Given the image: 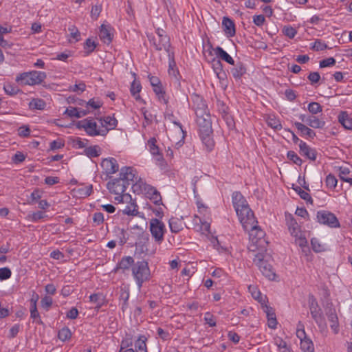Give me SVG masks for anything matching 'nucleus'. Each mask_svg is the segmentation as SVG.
Returning a JSON list of instances; mask_svg holds the SVG:
<instances>
[{
  "label": "nucleus",
  "mask_w": 352,
  "mask_h": 352,
  "mask_svg": "<svg viewBox=\"0 0 352 352\" xmlns=\"http://www.w3.org/2000/svg\"><path fill=\"white\" fill-rule=\"evenodd\" d=\"M283 33L288 38H294L297 34V31L291 25H285L283 28Z\"/></svg>",
  "instance_id": "52"
},
{
  "label": "nucleus",
  "mask_w": 352,
  "mask_h": 352,
  "mask_svg": "<svg viewBox=\"0 0 352 352\" xmlns=\"http://www.w3.org/2000/svg\"><path fill=\"white\" fill-rule=\"evenodd\" d=\"M214 52L215 55L220 59L230 65H234V59L222 47L217 46L214 49Z\"/></svg>",
  "instance_id": "26"
},
{
  "label": "nucleus",
  "mask_w": 352,
  "mask_h": 352,
  "mask_svg": "<svg viewBox=\"0 0 352 352\" xmlns=\"http://www.w3.org/2000/svg\"><path fill=\"white\" fill-rule=\"evenodd\" d=\"M147 338L144 336H140L135 341V348L136 352H148L146 346Z\"/></svg>",
  "instance_id": "33"
},
{
  "label": "nucleus",
  "mask_w": 352,
  "mask_h": 352,
  "mask_svg": "<svg viewBox=\"0 0 352 352\" xmlns=\"http://www.w3.org/2000/svg\"><path fill=\"white\" fill-rule=\"evenodd\" d=\"M157 140L155 138H150L147 142V146L149 148L151 153L156 157V160H163V156L160 151L159 147L156 144Z\"/></svg>",
  "instance_id": "23"
},
{
  "label": "nucleus",
  "mask_w": 352,
  "mask_h": 352,
  "mask_svg": "<svg viewBox=\"0 0 352 352\" xmlns=\"http://www.w3.org/2000/svg\"><path fill=\"white\" fill-rule=\"evenodd\" d=\"M307 125L314 129H322L325 126V122L315 115H310Z\"/></svg>",
  "instance_id": "35"
},
{
  "label": "nucleus",
  "mask_w": 352,
  "mask_h": 352,
  "mask_svg": "<svg viewBox=\"0 0 352 352\" xmlns=\"http://www.w3.org/2000/svg\"><path fill=\"white\" fill-rule=\"evenodd\" d=\"M153 90L155 92V94H156V96L160 102H162L165 104H166L168 103V100L166 97V92L164 91V89L162 83L158 85L153 87Z\"/></svg>",
  "instance_id": "31"
},
{
  "label": "nucleus",
  "mask_w": 352,
  "mask_h": 352,
  "mask_svg": "<svg viewBox=\"0 0 352 352\" xmlns=\"http://www.w3.org/2000/svg\"><path fill=\"white\" fill-rule=\"evenodd\" d=\"M287 157L289 160L292 161L295 164H297L298 166H300L302 163V160L293 151H288Z\"/></svg>",
  "instance_id": "56"
},
{
  "label": "nucleus",
  "mask_w": 352,
  "mask_h": 352,
  "mask_svg": "<svg viewBox=\"0 0 352 352\" xmlns=\"http://www.w3.org/2000/svg\"><path fill=\"white\" fill-rule=\"evenodd\" d=\"M267 124L272 129L279 131L282 129V124L279 119L274 116H270L267 118Z\"/></svg>",
  "instance_id": "38"
},
{
  "label": "nucleus",
  "mask_w": 352,
  "mask_h": 352,
  "mask_svg": "<svg viewBox=\"0 0 352 352\" xmlns=\"http://www.w3.org/2000/svg\"><path fill=\"white\" fill-rule=\"evenodd\" d=\"M293 189L298 193L301 199L305 200L308 203H313V199L310 195L305 190H302L300 187L296 186V188H293Z\"/></svg>",
  "instance_id": "46"
},
{
  "label": "nucleus",
  "mask_w": 352,
  "mask_h": 352,
  "mask_svg": "<svg viewBox=\"0 0 352 352\" xmlns=\"http://www.w3.org/2000/svg\"><path fill=\"white\" fill-rule=\"evenodd\" d=\"M339 122L346 129H352V118L345 111H342L338 116Z\"/></svg>",
  "instance_id": "30"
},
{
  "label": "nucleus",
  "mask_w": 352,
  "mask_h": 352,
  "mask_svg": "<svg viewBox=\"0 0 352 352\" xmlns=\"http://www.w3.org/2000/svg\"><path fill=\"white\" fill-rule=\"evenodd\" d=\"M130 202L122 210V213L129 216H136L138 213L137 205L134 202Z\"/></svg>",
  "instance_id": "40"
},
{
  "label": "nucleus",
  "mask_w": 352,
  "mask_h": 352,
  "mask_svg": "<svg viewBox=\"0 0 352 352\" xmlns=\"http://www.w3.org/2000/svg\"><path fill=\"white\" fill-rule=\"evenodd\" d=\"M168 56V74L171 76H173L177 81L179 80V73L176 67V63L173 58V52L170 54V56Z\"/></svg>",
  "instance_id": "28"
},
{
  "label": "nucleus",
  "mask_w": 352,
  "mask_h": 352,
  "mask_svg": "<svg viewBox=\"0 0 352 352\" xmlns=\"http://www.w3.org/2000/svg\"><path fill=\"white\" fill-rule=\"evenodd\" d=\"M294 124L295 127L298 129V131L300 132V135L301 136L311 139H314L316 137V132L311 128L308 127L307 125L304 124L303 123L295 122Z\"/></svg>",
  "instance_id": "19"
},
{
  "label": "nucleus",
  "mask_w": 352,
  "mask_h": 352,
  "mask_svg": "<svg viewBox=\"0 0 352 352\" xmlns=\"http://www.w3.org/2000/svg\"><path fill=\"white\" fill-rule=\"evenodd\" d=\"M197 206L198 209V214H195L197 218H199L200 220L211 219V214L208 208L201 201H197Z\"/></svg>",
  "instance_id": "24"
},
{
  "label": "nucleus",
  "mask_w": 352,
  "mask_h": 352,
  "mask_svg": "<svg viewBox=\"0 0 352 352\" xmlns=\"http://www.w3.org/2000/svg\"><path fill=\"white\" fill-rule=\"evenodd\" d=\"M201 138L203 143L207 147V149L211 151L214 146V141L211 138V133L207 134L206 133H200Z\"/></svg>",
  "instance_id": "43"
},
{
  "label": "nucleus",
  "mask_w": 352,
  "mask_h": 352,
  "mask_svg": "<svg viewBox=\"0 0 352 352\" xmlns=\"http://www.w3.org/2000/svg\"><path fill=\"white\" fill-rule=\"evenodd\" d=\"M311 244L312 246V249L316 252H321L324 251V245L321 244L318 239L316 238H313L311 240Z\"/></svg>",
  "instance_id": "53"
},
{
  "label": "nucleus",
  "mask_w": 352,
  "mask_h": 352,
  "mask_svg": "<svg viewBox=\"0 0 352 352\" xmlns=\"http://www.w3.org/2000/svg\"><path fill=\"white\" fill-rule=\"evenodd\" d=\"M127 186V185L123 183V181L118 178L107 183V188L111 194L116 195L114 199L118 203L131 201V196L128 193H124Z\"/></svg>",
  "instance_id": "6"
},
{
  "label": "nucleus",
  "mask_w": 352,
  "mask_h": 352,
  "mask_svg": "<svg viewBox=\"0 0 352 352\" xmlns=\"http://www.w3.org/2000/svg\"><path fill=\"white\" fill-rule=\"evenodd\" d=\"M232 204L239 220H251L254 219V214L250 208L247 200L239 191L232 195Z\"/></svg>",
  "instance_id": "2"
},
{
  "label": "nucleus",
  "mask_w": 352,
  "mask_h": 352,
  "mask_svg": "<svg viewBox=\"0 0 352 352\" xmlns=\"http://www.w3.org/2000/svg\"><path fill=\"white\" fill-rule=\"evenodd\" d=\"M164 118L165 120L171 122L177 127V132L181 136V139L177 142H176V145L181 146L184 143V140L186 135V132L183 129L182 124L174 119V115L173 113H165Z\"/></svg>",
  "instance_id": "16"
},
{
  "label": "nucleus",
  "mask_w": 352,
  "mask_h": 352,
  "mask_svg": "<svg viewBox=\"0 0 352 352\" xmlns=\"http://www.w3.org/2000/svg\"><path fill=\"white\" fill-rule=\"evenodd\" d=\"M53 302V300L52 297L45 296L41 300V304L43 308L48 310L49 308L52 306Z\"/></svg>",
  "instance_id": "64"
},
{
  "label": "nucleus",
  "mask_w": 352,
  "mask_h": 352,
  "mask_svg": "<svg viewBox=\"0 0 352 352\" xmlns=\"http://www.w3.org/2000/svg\"><path fill=\"white\" fill-rule=\"evenodd\" d=\"M84 102L86 103V107L87 109L91 108L92 109H98L102 105V102L98 98H91L87 102L82 100L81 102L78 103V104L82 105Z\"/></svg>",
  "instance_id": "42"
},
{
  "label": "nucleus",
  "mask_w": 352,
  "mask_h": 352,
  "mask_svg": "<svg viewBox=\"0 0 352 352\" xmlns=\"http://www.w3.org/2000/svg\"><path fill=\"white\" fill-rule=\"evenodd\" d=\"M155 49L157 51L164 50L168 56H170L173 52L170 50V38L167 35H161L160 37H148Z\"/></svg>",
  "instance_id": "10"
},
{
  "label": "nucleus",
  "mask_w": 352,
  "mask_h": 352,
  "mask_svg": "<svg viewBox=\"0 0 352 352\" xmlns=\"http://www.w3.org/2000/svg\"><path fill=\"white\" fill-rule=\"evenodd\" d=\"M100 120L102 125L101 128H107L108 131L115 129L118 124V120L114 117L109 116L100 118Z\"/></svg>",
  "instance_id": "29"
},
{
  "label": "nucleus",
  "mask_w": 352,
  "mask_h": 352,
  "mask_svg": "<svg viewBox=\"0 0 352 352\" xmlns=\"http://www.w3.org/2000/svg\"><path fill=\"white\" fill-rule=\"evenodd\" d=\"M132 345V340L126 339L122 341L121 348L119 352H135L133 349H126Z\"/></svg>",
  "instance_id": "59"
},
{
  "label": "nucleus",
  "mask_w": 352,
  "mask_h": 352,
  "mask_svg": "<svg viewBox=\"0 0 352 352\" xmlns=\"http://www.w3.org/2000/svg\"><path fill=\"white\" fill-rule=\"evenodd\" d=\"M170 230L173 232H178L184 228V221H168Z\"/></svg>",
  "instance_id": "51"
},
{
  "label": "nucleus",
  "mask_w": 352,
  "mask_h": 352,
  "mask_svg": "<svg viewBox=\"0 0 352 352\" xmlns=\"http://www.w3.org/2000/svg\"><path fill=\"white\" fill-rule=\"evenodd\" d=\"M97 44L91 38H87L85 43L84 49L87 54L94 51Z\"/></svg>",
  "instance_id": "55"
},
{
  "label": "nucleus",
  "mask_w": 352,
  "mask_h": 352,
  "mask_svg": "<svg viewBox=\"0 0 352 352\" xmlns=\"http://www.w3.org/2000/svg\"><path fill=\"white\" fill-rule=\"evenodd\" d=\"M212 68L217 78L219 80H224V78H226V74L223 70V65L219 60H213Z\"/></svg>",
  "instance_id": "36"
},
{
  "label": "nucleus",
  "mask_w": 352,
  "mask_h": 352,
  "mask_svg": "<svg viewBox=\"0 0 352 352\" xmlns=\"http://www.w3.org/2000/svg\"><path fill=\"white\" fill-rule=\"evenodd\" d=\"M231 73L236 80H239L246 73V68L243 63L239 62L231 69Z\"/></svg>",
  "instance_id": "32"
},
{
  "label": "nucleus",
  "mask_w": 352,
  "mask_h": 352,
  "mask_svg": "<svg viewBox=\"0 0 352 352\" xmlns=\"http://www.w3.org/2000/svg\"><path fill=\"white\" fill-rule=\"evenodd\" d=\"M350 172L351 170L349 167L341 166L339 169V177L342 181L347 182L350 186H352V178L346 177V175H348Z\"/></svg>",
  "instance_id": "39"
},
{
  "label": "nucleus",
  "mask_w": 352,
  "mask_h": 352,
  "mask_svg": "<svg viewBox=\"0 0 352 352\" xmlns=\"http://www.w3.org/2000/svg\"><path fill=\"white\" fill-rule=\"evenodd\" d=\"M89 301L95 304V308L99 310L105 304L106 298L102 293H95L89 296Z\"/></svg>",
  "instance_id": "25"
},
{
  "label": "nucleus",
  "mask_w": 352,
  "mask_h": 352,
  "mask_svg": "<svg viewBox=\"0 0 352 352\" xmlns=\"http://www.w3.org/2000/svg\"><path fill=\"white\" fill-rule=\"evenodd\" d=\"M325 182L327 186L331 189L335 188L338 183V180L336 177L331 174L327 176Z\"/></svg>",
  "instance_id": "58"
},
{
  "label": "nucleus",
  "mask_w": 352,
  "mask_h": 352,
  "mask_svg": "<svg viewBox=\"0 0 352 352\" xmlns=\"http://www.w3.org/2000/svg\"><path fill=\"white\" fill-rule=\"evenodd\" d=\"M46 77L45 72L34 70L19 74L15 80L21 85H35L41 84Z\"/></svg>",
  "instance_id": "7"
},
{
  "label": "nucleus",
  "mask_w": 352,
  "mask_h": 352,
  "mask_svg": "<svg viewBox=\"0 0 352 352\" xmlns=\"http://www.w3.org/2000/svg\"><path fill=\"white\" fill-rule=\"evenodd\" d=\"M270 258L267 252H258L254 254L253 262L263 276L270 280H274L276 274L272 265L269 263Z\"/></svg>",
  "instance_id": "4"
},
{
  "label": "nucleus",
  "mask_w": 352,
  "mask_h": 352,
  "mask_svg": "<svg viewBox=\"0 0 352 352\" xmlns=\"http://www.w3.org/2000/svg\"><path fill=\"white\" fill-rule=\"evenodd\" d=\"M78 127L83 129L87 135L90 136L102 135L104 136L108 133L107 128L98 126L96 122L92 119L87 118L80 121L78 123Z\"/></svg>",
  "instance_id": "8"
},
{
  "label": "nucleus",
  "mask_w": 352,
  "mask_h": 352,
  "mask_svg": "<svg viewBox=\"0 0 352 352\" xmlns=\"http://www.w3.org/2000/svg\"><path fill=\"white\" fill-rule=\"evenodd\" d=\"M85 153L89 157H96L100 155L101 149L98 146L87 147L85 149Z\"/></svg>",
  "instance_id": "44"
},
{
  "label": "nucleus",
  "mask_w": 352,
  "mask_h": 352,
  "mask_svg": "<svg viewBox=\"0 0 352 352\" xmlns=\"http://www.w3.org/2000/svg\"><path fill=\"white\" fill-rule=\"evenodd\" d=\"M300 347L303 352H314L313 342L308 338L300 341Z\"/></svg>",
  "instance_id": "49"
},
{
  "label": "nucleus",
  "mask_w": 352,
  "mask_h": 352,
  "mask_svg": "<svg viewBox=\"0 0 352 352\" xmlns=\"http://www.w3.org/2000/svg\"><path fill=\"white\" fill-rule=\"evenodd\" d=\"M150 231L156 241H163L166 228L162 221H151Z\"/></svg>",
  "instance_id": "13"
},
{
  "label": "nucleus",
  "mask_w": 352,
  "mask_h": 352,
  "mask_svg": "<svg viewBox=\"0 0 352 352\" xmlns=\"http://www.w3.org/2000/svg\"><path fill=\"white\" fill-rule=\"evenodd\" d=\"M310 312L311 317L315 320V322L318 324L320 325L324 320L323 315L321 311V309L318 308V305L316 304L314 305L313 303L310 305Z\"/></svg>",
  "instance_id": "27"
},
{
  "label": "nucleus",
  "mask_w": 352,
  "mask_h": 352,
  "mask_svg": "<svg viewBox=\"0 0 352 352\" xmlns=\"http://www.w3.org/2000/svg\"><path fill=\"white\" fill-rule=\"evenodd\" d=\"M29 105L31 109L42 110L45 109L46 104L43 99L34 98L30 101Z\"/></svg>",
  "instance_id": "45"
},
{
  "label": "nucleus",
  "mask_w": 352,
  "mask_h": 352,
  "mask_svg": "<svg viewBox=\"0 0 352 352\" xmlns=\"http://www.w3.org/2000/svg\"><path fill=\"white\" fill-rule=\"evenodd\" d=\"M326 315L329 321L331 322L330 327L331 330L335 334H338L340 331V328L338 318L335 308L329 307L326 311Z\"/></svg>",
  "instance_id": "17"
},
{
  "label": "nucleus",
  "mask_w": 352,
  "mask_h": 352,
  "mask_svg": "<svg viewBox=\"0 0 352 352\" xmlns=\"http://www.w3.org/2000/svg\"><path fill=\"white\" fill-rule=\"evenodd\" d=\"M197 122L200 128V133H212V122L209 111L205 112L203 115H196Z\"/></svg>",
  "instance_id": "11"
},
{
  "label": "nucleus",
  "mask_w": 352,
  "mask_h": 352,
  "mask_svg": "<svg viewBox=\"0 0 352 352\" xmlns=\"http://www.w3.org/2000/svg\"><path fill=\"white\" fill-rule=\"evenodd\" d=\"M100 38L104 43H110L112 41V36L110 33V30L108 26L105 25H102L100 27V34H99Z\"/></svg>",
  "instance_id": "34"
},
{
  "label": "nucleus",
  "mask_w": 352,
  "mask_h": 352,
  "mask_svg": "<svg viewBox=\"0 0 352 352\" xmlns=\"http://www.w3.org/2000/svg\"><path fill=\"white\" fill-rule=\"evenodd\" d=\"M12 272L10 268L5 267L0 268V280H4L10 278Z\"/></svg>",
  "instance_id": "60"
},
{
  "label": "nucleus",
  "mask_w": 352,
  "mask_h": 352,
  "mask_svg": "<svg viewBox=\"0 0 352 352\" xmlns=\"http://www.w3.org/2000/svg\"><path fill=\"white\" fill-rule=\"evenodd\" d=\"M275 344L278 348L280 352H285L289 351V347L285 341H284L282 338H278L275 339Z\"/></svg>",
  "instance_id": "57"
},
{
  "label": "nucleus",
  "mask_w": 352,
  "mask_h": 352,
  "mask_svg": "<svg viewBox=\"0 0 352 352\" xmlns=\"http://www.w3.org/2000/svg\"><path fill=\"white\" fill-rule=\"evenodd\" d=\"M291 235L295 238V243L298 245L302 251H309L308 241L307 240V231L302 230L300 224L298 221H289L287 224Z\"/></svg>",
  "instance_id": "5"
},
{
  "label": "nucleus",
  "mask_w": 352,
  "mask_h": 352,
  "mask_svg": "<svg viewBox=\"0 0 352 352\" xmlns=\"http://www.w3.org/2000/svg\"><path fill=\"white\" fill-rule=\"evenodd\" d=\"M300 153L307 158L315 161L316 159V151L311 148L307 144L303 141H300L299 144Z\"/></svg>",
  "instance_id": "18"
},
{
  "label": "nucleus",
  "mask_w": 352,
  "mask_h": 352,
  "mask_svg": "<svg viewBox=\"0 0 352 352\" xmlns=\"http://www.w3.org/2000/svg\"><path fill=\"white\" fill-rule=\"evenodd\" d=\"M204 320L206 324H208L210 327H215L216 326V320L212 314L210 312H206L204 315Z\"/></svg>",
  "instance_id": "63"
},
{
  "label": "nucleus",
  "mask_w": 352,
  "mask_h": 352,
  "mask_svg": "<svg viewBox=\"0 0 352 352\" xmlns=\"http://www.w3.org/2000/svg\"><path fill=\"white\" fill-rule=\"evenodd\" d=\"M243 228L249 233V251L253 253L267 252V241L265 239V231L257 225L258 221H241Z\"/></svg>",
  "instance_id": "1"
},
{
  "label": "nucleus",
  "mask_w": 352,
  "mask_h": 352,
  "mask_svg": "<svg viewBox=\"0 0 352 352\" xmlns=\"http://www.w3.org/2000/svg\"><path fill=\"white\" fill-rule=\"evenodd\" d=\"M3 89L5 92L10 96H14L20 92V89L18 88V87L10 83L5 85Z\"/></svg>",
  "instance_id": "50"
},
{
  "label": "nucleus",
  "mask_w": 352,
  "mask_h": 352,
  "mask_svg": "<svg viewBox=\"0 0 352 352\" xmlns=\"http://www.w3.org/2000/svg\"><path fill=\"white\" fill-rule=\"evenodd\" d=\"M222 26L227 36L232 37L235 35V25L232 20L228 17L224 16L222 21Z\"/></svg>",
  "instance_id": "22"
},
{
  "label": "nucleus",
  "mask_w": 352,
  "mask_h": 352,
  "mask_svg": "<svg viewBox=\"0 0 352 352\" xmlns=\"http://www.w3.org/2000/svg\"><path fill=\"white\" fill-rule=\"evenodd\" d=\"M133 264H135V261L132 256H124L117 264L114 270L115 272H118V270H121L122 272H125L126 270H129L130 268L132 269Z\"/></svg>",
  "instance_id": "21"
},
{
  "label": "nucleus",
  "mask_w": 352,
  "mask_h": 352,
  "mask_svg": "<svg viewBox=\"0 0 352 352\" xmlns=\"http://www.w3.org/2000/svg\"><path fill=\"white\" fill-rule=\"evenodd\" d=\"M72 337V333L68 327H63L59 330L58 338L63 342L68 340Z\"/></svg>",
  "instance_id": "47"
},
{
  "label": "nucleus",
  "mask_w": 352,
  "mask_h": 352,
  "mask_svg": "<svg viewBox=\"0 0 352 352\" xmlns=\"http://www.w3.org/2000/svg\"><path fill=\"white\" fill-rule=\"evenodd\" d=\"M132 276L140 289L144 282L148 281L151 277V271L148 263L145 260L137 261L131 269Z\"/></svg>",
  "instance_id": "3"
},
{
  "label": "nucleus",
  "mask_w": 352,
  "mask_h": 352,
  "mask_svg": "<svg viewBox=\"0 0 352 352\" xmlns=\"http://www.w3.org/2000/svg\"><path fill=\"white\" fill-rule=\"evenodd\" d=\"M318 220H338L336 215L326 210H321L317 212Z\"/></svg>",
  "instance_id": "37"
},
{
  "label": "nucleus",
  "mask_w": 352,
  "mask_h": 352,
  "mask_svg": "<svg viewBox=\"0 0 352 352\" xmlns=\"http://www.w3.org/2000/svg\"><path fill=\"white\" fill-rule=\"evenodd\" d=\"M131 233L133 237H136L139 243H145L148 241V234L145 233L144 228L138 226L131 228Z\"/></svg>",
  "instance_id": "20"
},
{
  "label": "nucleus",
  "mask_w": 352,
  "mask_h": 352,
  "mask_svg": "<svg viewBox=\"0 0 352 352\" xmlns=\"http://www.w3.org/2000/svg\"><path fill=\"white\" fill-rule=\"evenodd\" d=\"M307 109L311 115H316L322 111V107L317 102H311L308 104Z\"/></svg>",
  "instance_id": "48"
},
{
  "label": "nucleus",
  "mask_w": 352,
  "mask_h": 352,
  "mask_svg": "<svg viewBox=\"0 0 352 352\" xmlns=\"http://www.w3.org/2000/svg\"><path fill=\"white\" fill-rule=\"evenodd\" d=\"M68 31L70 33V36L75 40L78 41L80 39V33L78 28L74 25H71L68 28Z\"/></svg>",
  "instance_id": "54"
},
{
  "label": "nucleus",
  "mask_w": 352,
  "mask_h": 352,
  "mask_svg": "<svg viewBox=\"0 0 352 352\" xmlns=\"http://www.w3.org/2000/svg\"><path fill=\"white\" fill-rule=\"evenodd\" d=\"M248 289L254 299L258 301L262 300L261 293L257 289L256 287L250 285Z\"/></svg>",
  "instance_id": "61"
},
{
  "label": "nucleus",
  "mask_w": 352,
  "mask_h": 352,
  "mask_svg": "<svg viewBox=\"0 0 352 352\" xmlns=\"http://www.w3.org/2000/svg\"><path fill=\"white\" fill-rule=\"evenodd\" d=\"M134 182L132 186L134 192L137 194H151L152 195V199H155V202L157 201V199L158 198H160V195L157 190L151 185L147 184L142 179H135Z\"/></svg>",
  "instance_id": "9"
},
{
  "label": "nucleus",
  "mask_w": 352,
  "mask_h": 352,
  "mask_svg": "<svg viewBox=\"0 0 352 352\" xmlns=\"http://www.w3.org/2000/svg\"><path fill=\"white\" fill-rule=\"evenodd\" d=\"M336 59L333 57H330L326 59H323L320 61V67L324 68L327 67L333 66L336 64Z\"/></svg>",
  "instance_id": "62"
},
{
  "label": "nucleus",
  "mask_w": 352,
  "mask_h": 352,
  "mask_svg": "<svg viewBox=\"0 0 352 352\" xmlns=\"http://www.w3.org/2000/svg\"><path fill=\"white\" fill-rule=\"evenodd\" d=\"M101 166L107 175L116 173L119 170V164L113 157L104 159L101 162Z\"/></svg>",
  "instance_id": "15"
},
{
  "label": "nucleus",
  "mask_w": 352,
  "mask_h": 352,
  "mask_svg": "<svg viewBox=\"0 0 352 352\" xmlns=\"http://www.w3.org/2000/svg\"><path fill=\"white\" fill-rule=\"evenodd\" d=\"M142 86L140 82L133 80L131 85L130 91L131 95L135 98L136 100L140 99V96L139 95V93L140 92Z\"/></svg>",
  "instance_id": "41"
},
{
  "label": "nucleus",
  "mask_w": 352,
  "mask_h": 352,
  "mask_svg": "<svg viewBox=\"0 0 352 352\" xmlns=\"http://www.w3.org/2000/svg\"><path fill=\"white\" fill-rule=\"evenodd\" d=\"M118 179L123 181V183L129 186L135 182L137 179L135 177V170L131 167H122L120 169Z\"/></svg>",
  "instance_id": "14"
},
{
  "label": "nucleus",
  "mask_w": 352,
  "mask_h": 352,
  "mask_svg": "<svg viewBox=\"0 0 352 352\" xmlns=\"http://www.w3.org/2000/svg\"><path fill=\"white\" fill-rule=\"evenodd\" d=\"M192 108L196 115H203L204 113L209 111L208 105L204 99L197 94H192L191 96Z\"/></svg>",
  "instance_id": "12"
}]
</instances>
